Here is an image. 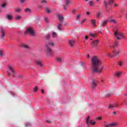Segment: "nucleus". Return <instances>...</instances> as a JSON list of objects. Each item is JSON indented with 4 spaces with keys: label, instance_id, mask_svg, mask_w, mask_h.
Instances as JSON below:
<instances>
[{
    "label": "nucleus",
    "instance_id": "e2e57ef3",
    "mask_svg": "<svg viewBox=\"0 0 127 127\" xmlns=\"http://www.w3.org/2000/svg\"><path fill=\"white\" fill-rule=\"evenodd\" d=\"M87 58H89L90 57V55L87 54Z\"/></svg>",
    "mask_w": 127,
    "mask_h": 127
},
{
    "label": "nucleus",
    "instance_id": "f8f14e48",
    "mask_svg": "<svg viewBox=\"0 0 127 127\" xmlns=\"http://www.w3.org/2000/svg\"><path fill=\"white\" fill-rule=\"evenodd\" d=\"M54 46V43L51 41H49L46 44V48H51V47H53Z\"/></svg>",
    "mask_w": 127,
    "mask_h": 127
},
{
    "label": "nucleus",
    "instance_id": "8fccbe9b",
    "mask_svg": "<svg viewBox=\"0 0 127 127\" xmlns=\"http://www.w3.org/2000/svg\"><path fill=\"white\" fill-rule=\"evenodd\" d=\"M45 20L47 23H48V19L47 18H45Z\"/></svg>",
    "mask_w": 127,
    "mask_h": 127
},
{
    "label": "nucleus",
    "instance_id": "0eeeda50",
    "mask_svg": "<svg viewBox=\"0 0 127 127\" xmlns=\"http://www.w3.org/2000/svg\"><path fill=\"white\" fill-rule=\"evenodd\" d=\"M90 120V116H87V118L86 119V124L87 125V127H90L89 126V124H91V125H92V126H94L95 124H96V122H95V120H91V121H89Z\"/></svg>",
    "mask_w": 127,
    "mask_h": 127
},
{
    "label": "nucleus",
    "instance_id": "774afa93",
    "mask_svg": "<svg viewBox=\"0 0 127 127\" xmlns=\"http://www.w3.org/2000/svg\"><path fill=\"white\" fill-rule=\"evenodd\" d=\"M80 17V15H77V18H79Z\"/></svg>",
    "mask_w": 127,
    "mask_h": 127
},
{
    "label": "nucleus",
    "instance_id": "473e14b6",
    "mask_svg": "<svg viewBox=\"0 0 127 127\" xmlns=\"http://www.w3.org/2000/svg\"><path fill=\"white\" fill-rule=\"evenodd\" d=\"M110 22H113V23H117V21L115 19H111L110 21Z\"/></svg>",
    "mask_w": 127,
    "mask_h": 127
},
{
    "label": "nucleus",
    "instance_id": "412c9836",
    "mask_svg": "<svg viewBox=\"0 0 127 127\" xmlns=\"http://www.w3.org/2000/svg\"><path fill=\"white\" fill-rule=\"evenodd\" d=\"M1 39H3V37H4V31L3 29H1Z\"/></svg>",
    "mask_w": 127,
    "mask_h": 127
},
{
    "label": "nucleus",
    "instance_id": "1a4fd4ad",
    "mask_svg": "<svg viewBox=\"0 0 127 127\" xmlns=\"http://www.w3.org/2000/svg\"><path fill=\"white\" fill-rule=\"evenodd\" d=\"M114 3V0H109L108 2L105 0L104 1V4L106 7V8H108V5H112V4Z\"/></svg>",
    "mask_w": 127,
    "mask_h": 127
},
{
    "label": "nucleus",
    "instance_id": "ea45409f",
    "mask_svg": "<svg viewBox=\"0 0 127 127\" xmlns=\"http://www.w3.org/2000/svg\"><path fill=\"white\" fill-rule=\"evenodd\" d=\"M68 3H70V0H67L65 1V4H66V5H68Z\"/></svg>",
    "mask_w": 127,
    "mask_h": 127
},
{
    "label": "nucleus",
    "instance_id": "a878e982",
    "mask_svg": "<svg viewBox=\"0 0 127 127\" xmlns=\"http://www.w3.org/2000/svg\"><path fill=\"white\" fill-rule=\"evenodd\" d=\"M108 21H109V20H107L106 21H104L103 22L102 27H104V26H106V25L108 23Z\"/></svg>",
    "mask_w": 127,
    "mask_h": 127
},
{
    "label": "nucleus",
    "instance_id": "f03ea898",
    "mask_svg": "<svg viewBox=\"0 0 127 127\" xmlns=\"http://www.w3.org/2000/svg\"><path fill=\"white\" fill-rule=\"evenodd\" d=\"M24 34H29L30 35H31L32 36L35 37V32H34V31H33V29L31 28H28L26 31L24 32Z\"/></svg>",
    "mask_w": 127,
    "mask_h": 127
},
{
    "label": "nucleus",
    "instance_id": "6e6d98bb",
    "mask_svg": "<svg viewBox=\"0 0 127 127\" xmlns=\"http://www.w3.org/2000/svg\"><path fill=\"white\" fill-rule=\"evenodd\" d=\"M86 14H87V15H90V12L87 11L86 12Z\"/></svg>",
    "mask_w": 127,
    "mask_h": 127
},
{
    "label": "nucleus",
    "instance_id": "b1692460",
    "mask_svg": "<svg viewBox=\"0 0 127 127\" xmlns=\"http://www.w3.org/2000/svg\"><path fill=\"white\" fill-rule=\"evenodd\" d=\"M87 5H89V6H94V2L93 1H90Z\"/></svg>",
    "mask_w": 127,
    "mask_h": 127
},
{
    "label": "nucleus",
    "instance_id": "bb28decb",
    "mask_svg": "<svg viewBox=\"0 0 127 127\" xmlns=\"http://www.w3.org/2000/svg\"><path fill=\"white\" fill-rule=\"evenodd\" d=\"M15 20H19L20 19H21V16L20 15H17L15 17Z\"/></svg>",
    "mask_w": 127,
    "mask_h": 127
},
{
    "label": "nucleus",
    "instance_id": "cd10ccee",
    "mask_svg": "<svg viewBox=\"0 0 127 127\" xmlns=\"http://www.w3.org/2000/svg\"><path fill=\"white\" fill-rule=\"evenodd\" d=\"M56 61H57V62L60 63L62 61V59H61L60 58H57Z\"/></svg>",
    "mask_w": 127,
    "mask_h": 127
},
{
    "label": "nucleus",
    "instance_id": "f257e3e1",
    "mask_svg": "<svg viewBox=\"0 0 127 127\" xmlns=\"http://www.w3.org/2000/svg\"><path fill=\"white\" fill-rule=\"evenodd\" d=\"M91 74L96 73V56L91 58Z\"/></svg>",
    "mask_w": 127,
    "mask_h": 127
},
{
    "label": "nucleus",
    "instance_id": "6e6552de",
    "mask_svg": "<svg viewBox=\"0 0 127 127\" xmlns=\"http://www.w3.org/2000/svg\"><path fill=\"white\" fill-rule=\"evenodd\" d=\"M10 71L12 73L13 77H14V75H15V72L14 70H13V68H12L11 66H9L8 69L7 70V73L8 76H10V73L9 72Z\"/></svg>",
    "mask_w": 127,
    "mask_h": 127
},
{
    "label": "nucleus",
    "instance_id": "20e7f679",
    "mask_svg": "<svg viewBox=\"0 0 127 127\" xmlns=\"http://www.w3.org/2000/svg\"><path fill=\"white\" fill-rule=\"evenodd\" d=\"M103 69H104V65L101 66H96V73L98 74V75L102 74Z\"/></svg>",
    "mask_w": 127,
    "mask_h": 127
},
{
    "label": "nucleus",
    "instance_id": "3c124183",
    "mask_svg": "<svg viewBox=\"0 0 127 127\" xmlns=\"http://www.w3.org/2000/svg\"><path fill=\"white\" fill-rule=\"evenodd\" d=\"M96 45H97V44H99V40H96Z\"/></svg>",
    "mask_w": 127,
    "mask_h": 127
},
{
    "label": "nucleus",
    "instance_id": "c03bdc74",
    "mask_svg": "<svg viewBox=\"0 0 127 127\" xmlns=\"http://www.w3.org/2000/svg\"><path fill=\"white\" fill-rule=\"evenodd\" d=\"M21 3H24L25 2V0H20Z\"/></svg>",
    "mask_w": 127,
    "mask_h": 127
},
{
    "label": "nucleus",
    "instance_id": "dca6fc26",
    "mask_svg": "<svg viewBox=\"0 0 127 127\" xmlns=\"http://www.w3.org/2000/svg\"><path fill=\"white\" fill-rule=\"evenodd\" d=\"M114 35H115V36H117V35H119V36H121V37H123V38H124V35L119 32H118V30H117L116 32H114Z\"/></svg>",
    "mask_w": 127,
    "mask_h": 127
},
{
    "label": "nucleus",
    "instance_id": "7ed1b4c3",
    "mask_svg": "<svg viewBox=\"0 0 127 127\" xmlns=\"http://www.w3.org/2000/svg\"><path fill=\"white\" fill-rule=\"evenodd\" d=\"M46 55L47 56H49L50 57H51L52 56H53L54 53L53 51L51 48H46Z\"/></svg>",
    "mask_w": 127,
    "mask_h": 127
},
{
    "label": "nucleus",
    "instance_id": "a19ab883",
    "mask_svg": "<svg viewBox=\"0 0 127 127\" xmlns=\"http://www.w3.org/2000/svg\"><path fill=\"white\" fill-rule=\"evenodd\" d=\"M46 12H47V13H50V9H48L47 8L46 10Z\"/></svg>",
    "mask_w": 127,
    "mask_h": 127
},
{
    "label": "nucleus",
    "instance_id": "4be33fe9",
    "mask_svg": "<svg viewBox=\"0 0 127 127\" xmlns=\"http://www.w3.org/2000/svg\"><path fill=\"white\" fill-rule=\"evenodd\" d=\"M91 46L92 48H94V47H96V41H93L91 42Z\"/></svg>",
    "mask_w": 127,
    "mask_h": 127
},
{
    "label": "nucleus",
    "instance_id": "052dcab7",
    "mask_svg": "<svg viewBox=\"0 0 127 127\" xmlns=\"http://www.w3.org/2000/svg\"><path fill=\"white\" fill-rule=\"evenodd\" d=\"M67 25H68V23H67V22L64 24V25H65V26H66Z\"/></svg>",
    "mask_w": 127,
    "mask_h": 127
},
{
    "label": "nucleus",
    "instance_id": "72a5a7b5",
    "mask_svg": "<svg viewBox=\"0 0 127 127\" xmlns=\"http://www.w3.org/2000/svg\"><path fill=\"white\" fill-rule=\"evenodd\" d=\"M96 121H101L102 120V117L99 116L98 117H97L96 119Z\"/></svg>",
    "mask_w": 127,
    "mask_h": 127
},
{
    "label": "nucleus",
    "instance_id": "4d7b16f0",
    "mask_svg": "<svg viewBox=\"0 0 127 127\" xmlns=\"http://www.w3.org/2000/svg\"><path fill=\"white\" fill-rule=\"evenodd\" d=\"M117 39L118 40H121V39H120V37H119L118 36H117Z\"/></svg>",
    "mask_w": 127,
    "mask_h": 127
},
{
    "label": "nucleus",
    "instance_id": "680f3d73",
    "mask_svg": "<svg viewBox=\"0 0 127 127\" xmlns=\"http://www.w3.org/2000/svg\"><path fill=\"white\" fill-rule=\"evenodd\" d=\"M116 114H117V112H116V111H114L113 112V115H116Z\"/></svg>",
    "mask_w": 127,
    "mask_h": 127
},
{
    "label": "nucleus",
    "instance_id": "4468645a",
    "mask_svg": "<svg viewBox=\"0 0 127 127\" xmlns=\"http://www.w3.org/2000/svg\"><path fill=\"white\" fill-rule=\"evenodd\" d=\"M91 88L92 90L96 89V80L94 79H93L91 81Z\"/></svg>",
    "mask_w": 127,
    "mask_h": 127
},
{
    "label": "nucleus",
    "instance_id": "4c0bfd02",
    "mask_svg": "<svg viewBox=\"0 0 127 127\" xmlns=\"http://www.w3.org/2000/svg\"><path fill=\"white\" fill-rule=\"evenodd\" d=\"M38 89V87L37 86H36L34 88V92H37V90Z\"/></svg>",
    "mask_w": 127,
    "mask_h": 127
},
{
    "label": "nucleus",
    "instance_id": "2eb2a0df",
    "mask_svg": "<svg viewBox=\"0 0 127 127\" xmlns=\"http://www.w3.org/2000/svg\"><path fill=\"white\" fill-rule=\"evenodd\" d=\"M101 16H104V15H103V12H102L101 11L97 12V19H100V18H101Z\"/></svg>",
    "mask_w": 127,
    "mask_h": 127
},
{
    "label": "nucleus",
    "instance_id": "9d476101",
    "mask_svg": "<svg viewBox=\"0 0 127 127\" xmlns=\"http://www.w3.org/2000/svg\"><path fill=\"white\" fill-rule=\"evenodd\" d=\"M118 106L119 104L117 103L111 104L109 105L108 109H110V110H114V109H115V108H118Z\"/></svg>",
    "mask_w": 127,
    "mask_h": 127
},
{
    "label": "nucleus",
    "instance_id": "a18cd8bd",
    "mask_svg": "<svg viewBox=\"0 0 127 127\" xmlns=\"http://www.w3.org/2000/svg\"><path fill=\"white\" fill-rule=\"evenodd\" d=\"M16 11L17 12H20V9H19V8L16 9Z\"/></svg>",
    "mask_w": 127,
    "mask_h": 127
},
{
    "label": "nucleus",
    "instance_id": "09e8293b",
    "mask_svg": "<svg viewBox=\"0 0 127 127\" xmlns=\"http://www.w3.org/2000/svg\"><path fill=\"white\" fill-rule=\"evenodd\" d=\"M86 20V19H83L81 22V24H83V23H84V22H85Z\"/></svg>",
    "mask_w": 127,
    "mask_h": 127
},
{
    "label": "nucleus",
    "instance_id": "9b49d317",
    "mask_svg": "<svg viewBox=\"0 0 127 127\" xmlns=\"http://www.w3.org/2000/svg\"><path fill=\"white\" fill-rule=\"evenodd\" d=\"M104 127H116V126H118V125H117V124L116 123H111L108 124L106 122H104Z\"/></svg>",
    "mask_w": 127,
    "mask_h": 127
},
{
    "label": "nucleus",
    "instance_id": "2f4dec72",
    "mask_svg": "<svg viewBox=\"0 0 127 127\" xmlns=\"http://www.w3.org/2000/svg\"><path fill=\"white\" fill-rule=\"evenodd\" d=\"M89 35L91 36V37H95V36H96V34H93L92 33H90Z\"/></svg>",
    "mask_w": 127,
    "mask_h": 127
},
{
    "label": "nucleus",
    "instance_id": "f704fd0d",
    "mask_svg": "<svg viewBox=\"0 0 127 127\" xmlns=\"http://www.w3.org/2000/svg\"><path fill=\"white\" fill-rule=\"evenodd\" d=\"M3 55V52H2V51L0 50V57H2Z\"/></svg>",
    "mask_w": 127,
    "mask_h": 127
},
{
    "label": "nucleus",
    "instance_id": "5fc2aeb1",
    "mask_svg": "<svg viewBox=\"0 0 127 127\" xmlns=\"http://www.w3.org/2000/svg\"><path fill=\"white\" fill-rule=\"evenodd\" d=\"M88 38H89V37H88L87 36H85V40H87V39H88Z\"/></svg>",
    "mask_w": 127,
    "mask_h": 127
},
{
    "label": "nucleus",
    "instance_id": "393cba45",
    "mask_svg": "<svg viewBox=\"0 0 127 127\" xmlns=\"http://www.w3.org/2000/svg\"><path fill=\"white\" fill-rule=\"evenodd\" d=\"M22 47L23 48H25L26 49H28L29 48V46L27 45H22Z\"/></svg>",
    "mask_w": 127,
    "mask_h": 127
},
{
    "label": "nucleus",
    "instance_id": "c756f323",
    "mask_svg": "<svg viewBox=\"0 0 127 127\" xmlns=\"http://www.w3.org/2000/svg\"><path fill=\"white\" fill-rule=\"evenodd\" d=\"M52 36L54 38H55L57 36V34L55 32H53L52 34Z\"/></svg>",
    "mask_w": 127,
    "mask_h": 127
},
{
    "label": "nucleus",
    "instance_id": "c85d7f7f",
    "mask_svg": "<svg viewBox=\"0 0 127 127\" xmlns=\"http://www.w3.org/2000/svg\"><path fill=\"white\" fill-rule=\"evenodd\" d=\"M116 75L117 76V77H120V76H121V75H122V72H116Z\"/></svg>",
    "mask_w": 127,
    "mask_h": 127
},
{
    "label": "nucleus",
    "instance_id": "39448f33",
    "mask_svg": "<svg viewBox=\"0 0 127 127\" xmlns=\"http://www.w3.org/2000/svg\"><path fill=\"white\" fill-rule=\"evenodd\" d=\"M102 63L101 59L98 57H96V67L104 66L102 65Z\"/></svg>",
    "mask_w": 127,
    "mask_h": 127
},
{
    "label": "nucleus",
    "instance_id": "58836bf2",
    "mask_svg": "<svg viewBox=\"0 0 127 127\" xmlns=\"http://www.w3.org/2000/svg\"><path fill=\"white\" fill-rule=\"evenodd\" d=\"M111 93H108V94H106V95H105V97H106V98H108V97H110V96H111Z\"/></svg>",
    "mask_w": 127,
    "mask_h": 127
},
{
    "label": "nucleus",
    "instance_id": "864d4df0",
    "mask_svg": "<svg viewBox=\"0 0 127 127\" xmlns=\"http://www.w3.org/2000/svg\"><path fill=\"white\" fill-rule=\"evenodd\" d=\"M96 1H97L98 3H101V0H96Z\"/></svg>",
    "mask_w": 127,
    "mask_h": 127
},
{
    "label": "nucleus",
    "instance_id": "423d86ee",
    "mask_svg": "<svg viewBox=\"0 0 127 127\" xmlns=\"http://www.w3.org/2000/svg\"><path fill=\"white\" fill-rule=\"evenodd\" d=\"M120 53V51H118L116 53L115 51L113 52V55H111V54L108 53L107 55L110 57V58H113V57H115V56H119V54Z\"/></svg>",
    "mask_w": 127,
    "mask_h": 127
},
{
    "label": "nucleus",
    "instance_id": "7c9ffc66",
    "mask_svg": "<svg viewBox=\"0 0 127 127\" xmlns=\"http://www.w3.org/2000/svg\"><path fill=\"white\" fill-rule=\"evenodd\" d=\"M118 46V43H117V42H115L114 43V46H113L114 49H115L116 47H117Z\"/></svg>",
    "mask_w": 127,
    "mask_h": 127
},
{
    "label": "nucleus",
    "instance_id": "49530a36",
    "mask_svg": "<svg viewBox=\"0 0 127 127\" xmlns=\"http://www.w3.org/2000/svg\"><path fill=\"white\" fill-rule=\"evenodd\" d=\"M46 123H48V124H51L52 123L51 121L46 120Z\"/></svg>",
    "mask_w": 127,
    "mask_h": 127
},
{
    "label": "nucleus",
    "instance_id": "e433bc0d",
    "mask_svg": "<svg viewBox=\"0 0 127 127\" xmlns=\"http://www.w3.org/2000/svg\"><path fill=\"white\" fill-rule=\"evenodd\" d=\"M25 11H26L27 12H30V9L27 8L25 9Z\"/></svg>",
    "mask_w": 127,
    "mask_h": 127
},
{
    "label": "nucleus",
    "instance_id": "37998d69",
    "mask_svg": "<svg viewBox=\"0 0 127 127\" xmlns=\"http://www.w3.org/2000/svg\"><path fill=\"white\" fill-rule=\"evenodd\" d=\"M5 6H6V3H4L1 5L2 7H4Z\"/></svg>",
    "mask_w": 127,
    "mask_h": 127
},
{
    "label": "nucleus",
    "instance_id": "6ab92c4d",
    "mask_svg": "<svg viewBox=\"0 0 127 127\" xmlns=\"http://www.w3.org/2000/svg\"><path fill=\"white\" fill-rule=\"evenodd\" d=\"M61 27H62V23H59L58 24V26H57V28L59 30H62V28H61Z\"/></svg>",
    "mask_w": 127,
    "mask_h": 127
},
{
    "label": "nucleus",
    "instance_id": "de8ad7c7",
    "mask_svg": "<svg viewBox=\"0 0 127 127\" xmlns=\"http://www.w3.org/2000/svg\"><path fill=\"white\" fill-rule=\"evenodd\" d=\"M47 2V1L46 0H43L41 1L42 3H46Z\"/></svg>",
    "mask_w": 127,
    "mask_h": 127
},
{
    "label": "nucleus",
    "instance_id": "338daca9",
    "mask_svg": "<svg viewBox=\"0 0 127 127\" xmlns=\"http://www.w3.org/2000/svg\"><path fill=\"white\" fill-rule=\"evenodd\" d=\"M19 78H22V75H19Z\"/></svg>",
    "mask_w": 127,
    "mask_h": 127
},
{
    "label": "nucleus",
    "instance_id": "603ef678",
    "mask_svg": "<svg viewBox=\"0 0 127 127\" xmlns=\"http://www.w3.org/2000/svg\"><path fill=\"white\" fill-rule=\"evenodd\" d=\"M119 66H122V65H123V62H120L119 64Z\"/></svg>",
    "mask_w": 127,
    "mask_h": 127
},
{
    "label": "nucleus",
    "instance_id": "5701e85b",
    "mask_svg": "<svg viewBox=\"0 0 127 127\" xmlns=\"http://www.w3.org/2000/svg\"><path fill=\"white\" fill-rule=\"evenodd\" d=\"M91 22L93 26H96V20L92 19L91 20Z\"/></svg>",
    "mask_w": 127,
    "mask_h": 127
},
{
    "label": "nucleus",
    "instance_id": "a211bd4d",
    "mask_svg": "<svg viewBox=\"0 0 127 127\" xmlns=\"http://www.w3.org/2000/svg\"><path fill=\"white\" fill-rule=\"evenodd\" d=\"M36 63L38 66H40V67H42V62L39 60H37L36 61Z\"/></svg>",
    "mask_w": 127,
    "mask_h": 127
},
{
    "label": "nucleus",
    "instance_id": "bf43d9fd",
    "mask_svg": "<svg viewBox=\"0 0 127 127\" xmlns=\"http://www.w3.org/2000/svg\"><path fill=\"white\" fill-rule=\"evenodd\" d=\"M30 124H26V127H28V126H30Z\"/></svg>",
    "mask_w": 127,
    "mask_h": 127
},
{
    "label": "nucleus",
    "instance_id": "ddd939ff",
    "mask_svg": "<svg viewBox=\"0 0 127 127\" xmlns=\"http://www.w3.org/2000/svg\"><path fill=\"white\" fill-rule=\"evenodd\" d=\"M57 17L59 18L61 23H62L64 21V17L61 15V14H59L57 15Z\"/></svg>",
    "mask_w": 127,
    "mask_h": 127
},
{
    "label": "nucleus",
    "instance_id": "f3484780",
    "mask_svg": "<svg viewBox=\"0 0 127 127\" xmlns=\"http://www.w3.org/2000/svg\"><path fill=\"white\" fill-rule=\"evenodd\" d=\"M68 44L71 47H74V44H75V41L69 40Z\"/></svg>",
    "mask_w": 127,
    "mask_h": 127
},
{
    "label": "nucleus",
    "instance_id": "79ce46f5",
    "mask_svg": "<svg viewBox=\"0 0 127 127\" xmlns=\"http://www.w3.org/2000/svg\"><path fill=\"white\" fill-rule=\"evenodd\" d=\"M67 7H68V5H64V9H67Z\"/></svg>",
    "mask_w": 127,
    "mask_h": 127
},
{
    "label": "nucleus",
    "instance_id": "0e129e2a",
    "mask_svg": "<svg viewBox=\"0 0 127 127\" xmlns=\"http://www.w3.org/2000/svg\"><path fill=\"white\" fill-rule=\"evenodd\" d=\"M42 93H44V90H43V89H42Z\"/></svg>",
    "mask_w": 127,
    "mask_h": 127
},
{
    "label": "nucleus",
    "instance_id": "c9c22d12",
    "mask_svg": "<svg viewBox=\"0 0 127 127\" xmlns=\"http://www.w3.org/2000/svg\"><path fill=\"white\" fill-rule=\"evenodd\" d=\"M50 38V35H49V34H47L46 35V39H49Z\"/></svg>",
    "mask_w": 127,
    "mask_h": 127
},
{
    "label": "nucleus",
    "instance_id": "aec40b11",
    "mask_svg": "<svg viewBox=\"0 0 127 127\" xmlns=\"http://www.w3.org/2000/svg\"><path fill=\"white\" fill-rule=\"evenodd\" d=\"M7 19H8V20H11V19H12V18H13V17H12V16H11V15H9L8 14L5 17Z\"/></svg>",
    "mask_w": 127,
    "mask_h": 127
},
{
    "label": "nucleus",
    "instance_id": "13d9d810",
    "mask_svg": "<svg viewBox=\"0 0 127 127\" xmlns=\"http://www.w3.org/2000/svg\"><path fill=\"white\" fill-rule=\"evenodd\" d=\"M115 6H119V4H114Z\"/></svg>",
    "mask_w": 127,
    "mask_h": 127
},
{
    "label": "nucleus",
    "instance_id": "69168bd1",
    "mask_svg": "<svg viewBox=\"0 0 127 127\" xmlns=\"http://www.w3.org/2000/svg\"><path fill=\"white\" fill-rule=\"evenodd\" d=\"M74 12H75V10L74 9L72 10V13H74Z\"/></svg>",
    "mask_w": 127,
    "mask_h": 127
}]
</instances>
